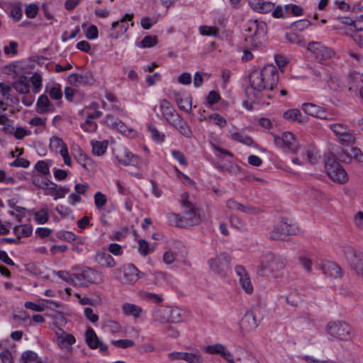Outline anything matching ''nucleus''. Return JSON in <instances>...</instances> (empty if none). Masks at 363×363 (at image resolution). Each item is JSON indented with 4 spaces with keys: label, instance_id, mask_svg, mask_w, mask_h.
Listing matches in <instances>:
<instances>
[{
    "label": "nucleus",
    "instance_id": "nucleus-1",
    "mask_svg": "<svg viewBox=\"0 0 363 363\" xmlns=\"http://www.w3.org/2000/svg\"><path fill=\"white\" fill-rule=\"evenodd\" d=\"M278 82L279 72L272 65L264 66L262 69L253 70L249 76L250 85L245 90L248 99L256 102L261 99L263 90H272Z\"/></svg>",
    "mask_w": 363,
    "mask_h": 363
},
{
    "label": "nucleus",
    "instance_id": "nucleus-2",
    "mask_svg": "<svg viewBox=\"0 0 363 363\" xmlns=\"http://www.w3.org/2000/svg\"><path fill=\"white\" fill-rule=\"evenodd\" d=\"M188 197L189 194L186 192L184 193L182 196V203L185 211L184 216H180L177 213H169L168 219L170 224L186 228L199 225L201 223V216L194 206L188 201Z\"/></svg>",
    "mask_w": 363,
    "mask_h": 363
},
{
    "label": "nucleus",
    "instance_id": "nucleus-3",
    "mask_svg": "<svg viewBox=\"0 0 363 363\" xmlns=\"http://www.w3.org/2000/svg\"><path fill=\"white\" fill-rule=\"evenodd\" d=\"M246 40L250 39L252 46L259 48L267 40V26L264 21L250 20L247 21L245 29Z\"/></svg>",
    "mask_w": 363,
    "mask_h": 363
},
{
    "label": "nucleus",
    "instance_id": "nucleus-4",
    "mask_svg": "<svg viewBox=\"0 0 363 363\" xmlns=\"http://www.w3.org/2000/svg\"><path fill=\"white\" fill-rule=\"evenodd\" d=\"M286 264V260L282 256L267 253L261 258L257 274L260 276H265L267 272L271 273L283 269Z\"/></svg>",
    "mask_w": 363,
    "mask_h": 363
},
{
    "label": "nucleus",
    "instance_id": "nucleus-5",
    "mask_svg": "<svg viewBox=\"0 0 363 363\" xmlns=\"http://www.w3.org/2000/svg\"><path fill=\"white\" fill-rule=\"evenodd\" d=\"M325 169L328 176L335 182L345 184L349 179L347 172L333 155L325 157Z\"/></svg>",
    "mask_w": 363,
    "mask_h": 363
},
{
    "label": "nucleus",
    "instance_id": "nucleus-6",
    "mask_svg": "<svg viewBox=\"0 0 363 363\" xmlns=\"http://www.w3.org/2000/svg\"><path fill=\"white\" fill-rule=\"evenodd\" d=\"M231 258L226 252H222L212 257L208 261L210 270L219 277H224L227 274L230 266Z\"/></svg>",
    "mask_w": 363,
    "mask_h": 363
},
{
    "label": "nucleus",
    "instance_id": "nucleus-7",
    "mask_svg": "<svg viewBox=\"0 0 363 363\" xmlns=\"http://www.w3.org/2000/svg\"><path fill=\"white\" fill-rule=\"evenodd\" d=\"M327 331L330 335L340 340L347 341L352 337V327L345 321L328 323Z\"/></svg>",
    "mask_w": 363,
    "mask_h": 363
},
{
    "label": "nucleus",
    "instance_id": "nucleus-8",
    "mask_svg": "<svg viewBox=\"0 0 363 363\" xmlns=\"http://www.w3.org/2000/svg\"><path fill=\"white\" fill-rule=\"evenodd\" d=\"M330 129L334 133L340 144L350 146L355 143L356 138L351 133L350 128L345 123H331Z\"/></svg>",
    "mask_w": 363,
    "mask_h": 363
},
{
    "label": "nucleus",
    "instance_id": "nucleus-9",
    "mask_svg": "<svg viewBox=\"0 0 363 363\" xmlns=\"http://www.w3.org/2000/svg\"><path fill=\"white\" fill-rule=\"evenodd\" d=\"M307 50L312 52L316 60L322 62L335 55V52L320 42L313 41L307 45Z\"/></svg>",
    "mask_w": 363,
    "mask_h": 363
},
{
    "label": "nucleus",
    "instance_id": "nucleus-10",
    "mask_svg": "<svg viewBox=\"0 0 363 363\" xmlns=\"http://www.w3.org/2000/svg\"><path fill=\"white\" fill-rule=\"evenodd\" d=\"M296 233V228L294 225L281 221L276 225L269 233V238L273 240H284L288 235Z\"/></svg>",
    "mask_w": 363,
    "mask_h": 363
},
{
    "label": "nucleus",
    "instance_id": "nucleus-11",
    "mask_svg": "<svg viewBox=\"0 0 363 363\" xmlns=\"http://www.w3.org/2000/svg\"><path fill=\"white\" fill-rule=\"evenodd\" d=\"M274 141L277 147L281 149L289 150L292 153L298 151V145L294 134L290 132H285L281 137L274 135Z\"/></svg>",
    "mask_w": 363,
    "mask_h": 363
},
{
    "label": "nucleus",
    "instance_id": "nucleus-12",
    "mask_svg": "<svg viewBox=\"0 0 363 363\" xmlns=\"http://www.w3.org/2000/svg\"><path fill=\"white\" fill-rule=\"evenodd\" d=\"M259 311L260 307L257 306H253L251 310L247 311L241 321L242 328L247 330H253L257 328L262 318L261 316H258Z\"/></svg>",
    "mask_w": 363,
    "mask_h": 363
},
{
    "label": "nucleus",
    "instance_id": "nucleus-13",
    "mask_svg": "<svg viewBox=\"0 0 363 363\" xmlns=\"http://www.w3.org/2000/svg\"><path fill=\"white\" fill-rule=\"evenodd\" d=\"M67 81L72 86L78 87L80 86H91L94 84L95 78L91 72H86L84 74L72 73L68 76Z\"/></svg>",
    "mask_w": 363,
    "mask_h": 363
},
{
    "label": "nucleus",
    "instance_id": "nucleus-14",
    "mask_svg": "<svg viewBox=\"0 0 363 363\" xmlns=\"http://www.w3.org/2000/svg\"><path fill=\"white\" fill-rule=\"evenodd\" d=\"M120 271L123 274L121 278V282L123 284H133L140 278V272L133 264L128 263L124 264L120 269Z\"/></svg>",
    "mask_w": 363,
    "mask_h": 363
},
{
    "label": "nucleus",
    "instance_id": "nucleus-15",
    "mask_svg": "<svg viewBox=\"0 0 363 363\" xmlns=\"http://www.w3.org/2000/svg\"><path fill=\"white\" fill-rule=\"evenodd\" d=\"M302 110L308 115L320 119L330 120L332 114L328 113L326 110L315 104L304 103L301 106Z\"/></svg>",
    "mask_w": 363,
    "mask_h": 363
},
{
    "label": "nucleus",
    "instance_id": "nucleus-16",
    "mask_svg": "<svg viewBox=\"0 0 363 363\" xmlns=\"http://www.w3.org/2000/svg\"><path fill=\"white\" fill-rule=\"evenodd\" d=\"M85 340L87 345L91 349L99 348L101 352H106L108 350L107 345L99 339L93 328H89L85 332Z\"/></svg>",
    "mask_w": 363,
    "mask_h": 363
},
{
    "label": "nucleus",
    "instance_id": "nucleus-17",
    "mask_svg": "<svg viewBox=\"0 0 363 363\" xmlns=\"http://www.w3.org/2000/svg\"><path fill=\"white\" fill-rule=\"evenodd\" d=\"M235 270L240 277L239 281L242 289L247 294H251L253 292V286L245 269L241 265H238L235 267Z\"/></svg>",
    "mask_w": 363,
    "mask_h": 363
},
{
    "label": "nucleus",
    "instance_id": "nucleus-18",
    "mask_svg": "<svg viewBox=\"0 0 363 363\" xmlns=\"http://www.w3.org/2000/svg\"><path fill=\"white\" fill-rule=\"evenodd\" d=\"M94 261L102 268H113L116 266L114 258L106 252H98L94 257Z\"/></svg>",
    "mask_w": 363,
    "mask_h": 363
},
{
    "label": "nucleus",
    "instance_id": "nucleus-19",
    "mask_svg": "<svg viewBox=\"0 0 363 363\" xmlns=\"http://www.w3.org/2000/svg\"><path fill=\"white\" fill-rule=\"evenodd\" d=\"M250 8L259 13H267L274 9V4L272 1L249 0Z\"/></svg>",
    "mask_w": 363,
    "mask_h": 363
},
{
    "label": "nucleus",
    "instance_id": "nucleus-20",
    "mask_svg": "<svg viewBox=\"0 0 363 363\" xmlns=\"http://www.w3.org/2000/svg\"><path fill=\"white\" fill-rule=\"evenodd\" d=\"M323 272L333 278L340 277L342 276L341 268L334 262L325 261L322 264Z\"/></svg>",
    "mask_w": 363,
    "mask_h": 363
},
{
    "label": "nucleus",
    "instance_id": "nucleus-21",
    "mask_svg": "<svg viewBox=\"0 0 363 363\" xmlns=\"http://www.w3.org/2000/svg\"><path fill=\"white\" fill-rule=\"evenodd\" d=\"M36 110L38 113L44 114L48 112H53L55 111V107L50 104L48 96L42 94L38 99Z\"/></svg>",
    "mask_w": 363,
    "mask_h": 363
},
{
    "label": "nucleus",
    "instance_id": "nucleus-22",
    "mask_svg": "<svg viewBox=\"0 0 363 363\" xmlns=\"http://www.w3.org/2000/svg\"><path fill=\"white\" fill-rule=\"evenodd\" d=\"M170 307L158 306L155 308L153 320L162 323H169Z\"/></svg>",
    "mask_w": 363,
    "mask_h": 363
},
{
    "label": "nucleus",
    "instance_id": "nucleus-23",
    "mask_svg": "<svg viewBox=\"0 0 363 363\" xmlns=\"http://www.w3.org/2000/svg\"><path fill=\"white\" fill-rule=\"evenodd\" d=\"M29 79L25 75H21L13 82L12 87L20 94H28L30 91Z\"/></svg>",
    "mask_w": 363,
    "mask_h": 363
},
{
    "label": "nucleus",
    "instance_id": "nucleus-24",
    "mask_svg": "<svg viewBox=\"0 0 363 363\" xmlns=\"http://www.w3.org/2000/svg\"><path fill=\"white\" fill-rule=\"evenodd\" d=\"M116 158L120 164L125 166L138 164V157L127 149H124L121 154L116 156Z\"/></svg>",
    "mask_w": 363,
    "mask_h": 363
},
{
    "label": "nucleus",
    "instance_id": "nucleus-25",
    "mask_svg": "<svg viewBox=\"0 0 363 363\" xmlns=\"http://www.w3.org/2000/svg\"><path fill=\"white\" fill-rule=\"evenodd\" d=\"M59 330L60 332L57 340L59 346L62 348L69 349L71 345L75 343V337L72 334L67 333L62 328H59Z\"/></svg>",
    "mask_w": 363,
    "mask_h": 363
},
{
    "label": "nucleus",
    "instance_id": "nucleus-26",
    "mask_svg": "<svg viewBox=\"0 0 363 363\" xmlns=\"http://www.w3.org/2000/svg\"><path fill=\"white\" fill-rule=\"evenodd\" d=\"M82 272L86 285L99 282L100 272L96 269L86 267L82 269Z\"/></svg>",
    "mask_w": 363,
    "mask_h": 363
},
{
    "label": "nucleus",
    "instance_id": "nucleus-27",
    "mask_svg": "<svg viewBox=\"0 0 363 363\" xmlns=\"http://www.w3.org/2000/svg\"><path fill=\"white\" fill-rule=\"evenodd\" d=\"M283 118L290 122L306 123L308 121V118L303 116L301 111L296 108L290 109L284 112Z\"/></svg>",
    "mask_w": 363,
    "mask_h": 363
},
{
    "label": "nucleus",
    "instance_id": "nucleus-28",
    "mask_svg": "<svg viewBox=\"0 0 363 363\" xmlns=\"http://www.w3.org/2000/svg\"><path fill=\"white\" fill-rule=\"evenodd\" d=\"M172 95L179 109L189 112L191 108V101L189 99H183L182 94L177 91H172Z\"/></svg>",
    "mask_w": 363,
    "mask_h": 363
},
{
    "label": "nucleus",
    "instance_id": "nucleus-29",
    "mask_svg": "<svg viewBox=\"0 0 363 363\" xmlns=\"http://www.w3.org/2000/svg\"><path fill=\"white\" fill-rule=\"evenodd\" d=\"M13 233L18 239L28 238L32 235L33 226L30 224L17 225L13 228Z\"/></svg>",
    "mask_w": 363,
    "mask_h": 363
},
{
    "label": "nucleus",
    "instance_id": "nucleus-30",
    "mask_svg": "<svg viewBox=\"0 0 363 363\" xmlns=\"http://www.w3.org/2000/svg\"><path fill=\"white\" fill-rule=\"evenodd\" d=\"M122 310L124 314L127 315H133L135 318L140 316V314L143 311V308L139 306L125 303L122 306Z\"/></svg>",
    "mask_w": 363,
    "mask_h": 363
},
{
    "label": "nucleus",
    "instance_id": "nucleus-31",
    "mask_svg": "<svg viewBox=\"0 0 363 363\" xmlns=\"http://www.w3.org/2000/svg\"><path fill=\"white\" fill-rule=\"evenodd\" d=\"M133 18V13H126L119 21H116L112 23L111 28L115 29L121 23L120 32L121 34L125 33L128 28V24L127 21H132Z\"/></svg>",
    "mask_w": 363,
    "mask_h": 363
},
{
    "label": "nucleus",
    "instance_id": "nucleus-32",
    "mask_svg": "<svg viewBox=\"0 0 363 363\" xmlns=\"http://www.w3.org/2000/svg\"><path fill=\"white\" fill-rule=\"evenodd\" d=\"M92 152L94 155H103L108 147V140L103 141H91Z\"/></svg>",
    "mask_w": 363,
    "mask_h": 363
},
{
    "label": "nucleus",
    "instance_id": "nucleus-33",
    "mask_svg": "<svg viewBox=\"0 0 363 363\" xmlns=\"http://www.w3.org/2000/svg\"><path fill=\"white\" fill-rule=\"evenodd\" d=\"M99 105L97 103L93 102L85 108L86 118L90 120L99 118L101 116L102 112L98 110Z\"/></svg>",
    "mask_w": 363,
    "mask_h": 363
},
{
    "label": "nucleus",
    "instance_id": "nucleus-34",
    "mask_svg": "<svg viewBox=\"0 0 363 363\" xmlns=\"http://www.w3.org/2000/svg\"><path fill=\"white\" fill-rule=\"evenodd\" d=\"M160 109L162 113L163 117L167 121V118H169L173 116V113H176V110L173 108L171 104L167 99H162L160 101Z\"/></svg>",
    "mask_w": 363,
    "mask_h": 363
},
{
    "label": "nucleus",
    "instance_id": "nucleus-35",
    "mask_svg": "<svg viewBox=\"0 0 363 363\" xmlns=\"http://www.w3.org/2000/svg\"><path fill=\"white\" fill-rule=\"evenodd\" d=\"M285 38L287 41L292 44H296L300 47L306 46V40L303 35H298L294 32H291L286 33Z\"/></svg>",
    "mask_w": 363,
    "mask_h": 363
},
{
    "label": "nucleus",
    "instance_id": "nucleus-36",
    "mask_svg": "<svg viewBox=\"0 0 363 363\" xmlns=\"http://www.w3.org/2000/svg\"><path fill=\"white\" fill-rule=\"evenodd\" d=\"M231 138L238 143H242L247 146L254 145V140L250 136L239 132H234L231 134Z\"/></svg>",
    "mask_w": 363,
    "mask_h": 363
},
{
    "label": "nucleus",
    "instance_id": "nucleus-37",
    "mask_svg": "<svg viewBox=\"0 0 363 363\" xmlns=\"http://www.w3.org/2000/svg\"><path fill=\"white\" fill-rule=\"evenodd\" d=\"M174 128L185 138H190L193 135L191 127L183 119Z\"/></svg>",
    "mask_w": 363,
    "mask_h": 363
},
{
    "label": "nucleus",
    "instance_id": "nucleus-38",
    "mask_svg": "<svg viewBox=\"0 0 363 363\" xmlns=\"http://www.w3.org/2000/svg\"><path fill=\"white\" fill-rule=\"evenodd\" d=\"M34 220L36 223L43 225L49 220V211L46 208H41L34 214Z\"/></svg>",
    "mask_w": 363,
    "mask_h": 363
},
{
    "label": "nucleus",
    "instance_id": "nucleus-39",
    "mask_svg": "<svg viewBox=\"0 0 363 363\" xmlns=\"http://www.w3.org/2000/svg\"><path fill=\"white\" fill-rule=\"evenodd\" d=\"M104 329L110 333H118L121 332V325L116 321L108 320L104 323Z\"/></svg>",
    "mask_w": 363,
    "mask_h": 363
},
{
    "label": "nucleus",
    "instance_id": "nucleus-40",
    "mask_svg": "<svg viewBox=\"0 0 363 363\" xmlns=\"http://www.w3.org/2000/svg\"><path fill=\"white\" fill-rule=\"evenodd\" d=\"M225 350V347L220 343L208 345L204 347L205 352L210 354H218L220 356L223 355Z\"/></svg>",
    "mask_w": 363,
    "mask_h": 363
},
{
    "label": "nucleus",
    "instance_id": "nucleus-41",
    "mask_svg": "<svg viewBox=\"0 0 363 363\" xmlns=\"http://www.w3.org/2000/svg\"><path fill=\"white\" fill-rule=\"evenodd\" d=\"M199 33L202 35L213 36L215 38L219 37L218 29L215 26H201L199 27Z\"/></svg>",
    "mask_w": 363,
    "mask_h": 363
},
{
    "label": "nucleus",
    "instance_id": "nucleus-42",
    "mask_svg": "<svg viewBox=\"0 0 363 363\" xmlns=\"http://www.w3.org/2000/svg\"><path fill=\"white\" fill-rule=\"evenodd\" d=\"M157 43L158 40L156 35H147L141 40L140 47L143 48H152L156 45Z\"/></svg>",
    "mask_w": 363,
    "mask_h": 363
},
{
    "label": "nucleus",
    "instance_id": "nucleus-43",
    "mask_svg": "<svg viewBox=\"0 0 363 363\" xmlns=\"http://www.w3.org/2000/svg\"><path fill=\"white\" fill-rule=\"evenodd\" d=\"M184 361L188 363H203V358L199 352H185Z\"/></svg>",
    "mask_w": 363,
    "mask_h": 363
},
{
    "label": "nucleus",
    "instance_id": "nucleus-44",
    "mask_svg": "<svg viewBox=\"0 0 363 363\" xmlns=\"http://www.w3.org/2000/svg\"><path fill=\"white\" fill-rule=\"evenodd\" d=\"M311 25V23L307 19H301L292 23L290 28L296 31H303Z\"/></svg>",
    "mask_w": 363,
    "mask_h": 363
},
{
    "label": "nucleus",
    "instance_id": "nucleus-45",
    "mask_svg": "<svg viewBox=\"0 0 363 363\" xmlns=\"http://www.w3.org/2000/svg\"><path fill=\"white\" fill-rule=\"evenodd\" d=\"M29 81L32 83L33 86V91L35 94H37L40 91V89L42 86V77L41 75L38 73L35 72L33 76L31 77Z\"/></svg>",
    "mask_w": 363,
    "mask_h": 363
},
{
    "label": "nucleus",
    "instance_id": "nucleus-46",
    "mask_svg": "<svg viewBox=\"0 0 363 363\" xmlns=\"http://www.w3.org/2000/svg\"><path fill=\"white\" fill-rule=\"evenodd\" d=\"M94 198L95 206L99 210H101L107 202L106 196L100 191L95 193Z\"/></svg>",
    "mask_w": 363,
    "mask_h": 363
},
{
    "label": "nucleus",
    "instance_id": "nucleus-47",
    "mask_svg": "<svg viewBox=\"0 0 363 363\" xmlns=\"http://www.w3.org/2000/svg\"><path fill=\"white\" fill-rule=\"evenodd\" d=\"M148 130L151 133V136L154 140L157 143H162L164 140L165 135L160 133V131L153 125H147Z\"/></svg>",
    "mask_w": 363,
    "mask_h": 363
},
{
    "label": "nucleus",
    "instance_id": "nucleus-48",
    "mask_svg": "<svg viewBox=\"0 0 363 363\" xmlns=\"http://www.w3.org/2000/svg\"><path fill=\"white\" fill-rule=\"evenodd\" d=\"M33 184L42 189H46L51 183V181L47 178H43L40 177H33Z\"/></svg>",
    "mask_w": 363,
    "mask_h": 363
},
{
    "label": "nucleus",
    "instance_id": "nucleus-49",
    "mask_svg": "<svg viewBox=\"0 0 363 363\" xmlns=\"http://www.w3.org/2000/svg\"><path fill=\"white\" fill-rule=\"evenodd\" d=\"M74 157L79 164H81L84 169H87L86 164L89 159L81 148H78L77 150V154Z\"/></svg>",
    "mask_w": 363,
    "mask_h": 363
},
{
    "label": "nucleus",
    "instance_id": "nucleus-50",
    "mask_svg": "<svg viewBox=\"0 0 363 363\" xmlns=\"http://www.w3.org/2000/svg\"><path fill=\"white\" fill-rule=\"evenodd\" d=\"M35 169H36V171H38L39 173H40L43 175L50 174L49 164L47 161H44V160L38 161L35 165Z\"/></svg>",
    "mask_w": 363,
    "mask_h": 363
},
{
    "label": "nucleus",
    "instance_id": "nucleus-51",
    "mask_svg": "<svg viewBox=\"0 0 363 363\" xmlns=\"http://www.w3.org/2000/svg\"><path fill=\"white\" fill-rule=\"evenodd\" d=\"M49 95L54 100H60L62 97V91L60 84H55L49 90Z\"/></svg>",
    "mask_w": 363,
    "mask_h": 363
},
{
    "label": "nucleus",
    "instance_id": "nucleus-52",
    "mask_svg": "<svg viewBox=\"0 0 363 363\" xmlns=\"http://www.w3.org/2000/svg\"><path fill=\"white\" fill-rule=\"evenodd\" d=\"M112 345H113L115 347L118 348H128L131 347L135 345V342L131 340L124 339V340H112L111 341Z\"/></svg>",
    "mask_w": 363,
    "mask_h": 363
},
{
    "label": "nucleus",
    "instance_id": "nucleus-53",
    "mask_svg": "<svg viewBox=\"0 0 363 363\" xmlns=\"http://www.w3.org/2000/svg\"><path fill=\"white\" fill-rule=\"evenodd\" d=\"M210 120H213L216 125L223 128L227 125L226 120L218 113H213L208 116Z\"/></svg>",
    "mask_w": 363,
    "mask_h": 363
},
{
    "label": "nucleus",
    "instance_id": "nucleus-54",
    "mask_svg": "<svg viewBox=\"0 0 363 363\" xmlns=\"http://www.w3.org/2000/svg\"><path fill=\"white\" fill-rule=\"evenodd\" d=\"M298 260L300 264L303 267V268L306 272H311L312 267V261L311 259L304 255H299Z\"/></svg>",
    "mask_w": 363,
    "mask_h": 363
},
{
    "label": "nucleus",
    "instance_id": "nucleus-55",
    "mask_svg": "<svg viewBox=\"0 0 363 363\" xmlns=\"http://www.w3.org/2000/svg\"><path fill=\"white\" fill-rule=\"evenodd\" d=\"M81 127L86 132L94 133L96 130L98 125L93 120L86 118L85 122L81 125Z\"/></svg>",
    "mask_w": 363,
    "mask_h": 363
},
{
    "label": "nucleus",
    "instance_id": "nucleus-56",
    "mask_svg": "<svg viewBox=\"0 0 363 363\" xmlns=\"http://www.w3.org/2000/svg\"><path fill=\"white\" fill-rule=\"evenodd\" d=\"M71 284L87 286L82 272L80 273L72 274Z\"/></svg>",
    "mask_w": 363,
    "mask_h": 363
},
{
    "label": "nucleus",
    "instance_id": "nucleus-57",
    "mask_svg": "<svg viewBox=\"0 0 363 363\" xmlns=\"http://www.w3.org/2000/svg\"><path fill=\"white\" fill-rule=\"evenodd\" d=\"M240 211L246 214L257 215L262 212V210L259 208L253 206L252 205L242 204Z\"/></svg>",
    "mask_w": 363,
    "mask_h": 363
},
{
    "label": "nucleus",
    "instance_id": "nucleus-58",
    "mask_svg": "<svg viewBox=\"0 0 363 363\" xmlns=\"http://www.w3.org/2000/svg\"><path fill=\"white\" fill-rule=\"evenodd\" d=\"M38 10L39 9L37 4H30L26 6L25 13L28 18H33L37 16Z\"/></svg>",
    "mask_w": 363,
    "mask_h": 363
},
{
    "label": "nucleus",
    "instance_id": "nucleus-59",
    "mask_svg": "<svg viewBox=\"0 0 363 363\" xmlns=\"http://www.w3.org/2000/svg\"><path fill=\"white\" fill-rule=\"evenodd\" d=\"M21 358L23 363H31L37 359L38 355L35 352L28 350L22 354Z\"/></svg>",
    "mask_w": 363,
    "mask_h": 363
},
{
    "label": "nucleus",
    "instance_id": "nucleus-60",
    "mask_svg": "<svg viewBox=\"0 0 363 363\" xmlns=\"http://www.w3.org/2000/svg\"><path fill=\"white\" fill-rule=\"evenodd\" d=\"M57 237L61 240L71 242L75 240L76 235L72 232L60 231L57 233Z\"/></svg>",
    "mask_w": 363,
    "mask_h": 363
},
{
    "label": "nucleus",
    "instance_id": "nucleus-61",
    "mask_svg": "<svg viewBox=\"0 0 363 363\" xmlns=\"http://www.w3.org/2000/svg\"><path fill=\"white\" fill-rule=\"evenodd\" d=\"M220 99V96L216 91H211L206 96V104L210 107L218 103Z\"/></svg>",
    "mask_w": 363,
    "mask_h": 363
},
{
    "label": "nucleus",
    "instance_id": "nucleus-62",
    "mask_svg": "<svg viewBox=\"0 0 363 363\" xmlns=\"http://www.w3.org/2000/svg\"><path fill=\"white\" fill-rule=\"evenodd\" d=\"M18 43L16 41H10L9 45L4 48L6 55H16L18 52Z\"/></svg>",
    "mask_w": 363,
    "mask_h": 363
},
{
    "label": "nucleus",
    "instance_id": "nucleus-63",
    "mask_svg": "<svg viewBox=\"0 0 363 363\" xmlns=\"http://www.w3.org/2000/svg\"><path fill=\"white\" fill-rule=\"evenodd\" d=\"M169 322L170 323H179L182 320L181 313L178 308H170Z\"/></svg>",
    "mask_w": 363,
    "mask_h": 363
},
{
    "label": "nucleus",
    "instance_id": "nucleus-64",
    "mask_svg": "<svg viewBox=\"0 0 363 363\" xmlns=\"http://www.w3.org/2000/svg\"><path fill=\"white\" fill-rule=\"evenodd\" d=\"M327 83L329 89L334 91H337L340 87V80L336 76H330Z\"/></svg>",
    "mask_w": 363,
    "mask_h": 363
}]
</instances>
